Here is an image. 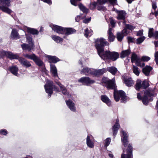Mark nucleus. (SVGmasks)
Returning <instances> with one entry per match:
<instances>
[{
  "label": "nucleus",
  "mask_w": 158,
  "mask_h": 158,
  "mask_svg": "<svg viewBox=\"0 0 158 158\" xmlns=\"http://www.w3.org/2000/svg\"><path fill=\"white\" fill-rule=\"evenodd\" d=\"M102 83L105 84V85L108 89L114 90V98L116 102L118 101L120 98L122 102H124L126 100V96L124 92L123 91H118L116 89V86L114 78L110 80L107 77H104L102 79Z\"/></svg>",
  "instance_id": "1"
},
{
  "label": "nucleus",
  "mask_w": 158,
  "mask_h": 158,
  "mask_svg": "<svg viewBox=\"0 0 158 158\" xmlns=\"http://www.w3.org/2000/svg\"><path fill=\"white\" fill-rule=\"evenodd\" d=\"M121 139L122 143L125 147L127 146V151L125 152L123 150V153L121 155V158H131L132 156V147L131 146L128 144L127 141L128 135L124 131L122 130L121 132Z\"/></svg>",
  "instance_id": "2"
},
{
  "label": "nucleus",
  "mask_w": 158,
  "mask_h": 158,
  "mask_svg": "<svg viewBox=\"0 0 158 158\" xmlns=\"http://www.w3.org/2000/svg\"><path fill=\"white\" fill-rule=\"evenodd\" d=\"M99 56L102 59L106 61L108 60L115 61L118 58L119 54L117 52L105 51Z\"/></svg>",
  "instance_id": "3"
},
{
  "label": "nucleus",
  "mask_w": 158,
  "mask_h": 158,
  "mask_svg": "<svg viewBox=\"0 0 158 158\" xmlns=\"http://www.w3.org/2000/svg\"><path fill=\"white\" fill-rule=\"evenodd\" d=\"M109 43L106 40L102 38L97 39L96 41L95 47L97 49L99 55H101L104 52V49L103 47L104 46L109 45Z\"/></svg>",
  "instance_id": "4"
},
{
  "label": "nucleus",
  "mask_w": 158,
  "mask_h": 158,
  "mask_svg": "<svg viewBox=\"0 0 158 158\" xmlns=\"http://www.w3.org/2000/svg\"><path fill=\"white\" fill-rule=\"evenodd\" d=\"M10 3L9 0H0V9L4 12L10 14L12 11L8 7L10 6Z\"/></svg>",
  "instance_id": "5"
},
{
  "label": "nucleus",
  "mask_w": 158,
  "mask_h": 158,
  "mask_svg": "<svg viewBox=\"0 0 158 158\" xmlns=\"http://www.w3.org/2000/svg\"><path fill=\"white\" fill-rule=\"evenodd\" d=\"M141 81L140 80L138 79L135 85L136 89L138 90L140 88H146L149 86V83L148 81H144L141 84Z\"/></svg>",
  "instance_id": "6"
},
{
  "label": "nucleus",
  "mask_w": 158,
  "mask_h": 158,
  "mask_svg": "<svg viewBox=\"0 0 158 158\" xmlns=\"http://www.w3.org/2000/svg\"><path fill=\"white\" fill-rule=\"evenodd\" d=\"M46 92L48 93L49 96L50 97L52 93V89L53 88V82L52 81L47 80L46 84L44 85Z\"/></svg>",
  "instance_id": "7"
},
{
  "label": "nucleus",
  "mask_w": 158,
  "mask_h": 158,
  "mask_svg": "<svg viewBox=\"0 0 158 158\" xmlns=\"http://www.w3.org/2000/svg\"><path fill=\"white\" fill-rule=\"evenodd\" d=\"M131 60L132 63H135L137 65L140 67H143L145 65V64L144 63H142V64H141L140 59L135 53L132 54Z\"/></svg>",
  "instance_id": "8"
},
{
  "label": "nucleus",
  "mask_w": 158,
  "mask_h": 158,
  "mask_svg": "<svg viewBox=\"0 0 158 158\" xmlns=\"http://www.w3.org/2000/svg\"><path fill=\"white\" fill-rule=\"evenodd\" d=\"M78 81L79 82L82 83L84 85L91 84L94 82V80L90 79L88 77H82L79 79Z\"/></svg>",
  "instance_id": "9"
},
{
  "label": "nucleus",
  "mask_w": 158,
  "mask_h": 158,
  "mask_svg": "<svg viewBox=\"0 0 158 158\" xmlns=\"http://www.w3.org/2000/svg\"><path fill=\"white\" fill-rule=\"evenodd\" d=\"M144 95L142 99V102L143 104L147 105H148L150 97L153 95L151 94L150 92L146 90L144 92Z\"/></svg>",
  "instance_id": "10"
},
{
  "label": "nucleus",
  "mask_w": 158,
  "mask_h": 158,
  "mask_svg": "<svg viewBox=\"0 0 158 158\" xmlns=\"http://www.w3.org/2000/svg\"><path fill=\"white\" fill-rule=\"evenodd\" d=\"M50 26L52 29L56 33L62 34L63 33L64 28L53 24H51Z\"/></svg>",
  "instance_id": "11"
},
{
  "label": "nucleus",
  "mask_w": 158,
  "mask_h": 158,
  "mask_svg": "<svg viewBox=\"0 0 158 158\" xmlns=\"http://www.w3.org/2000/svg\"><path fill=\"white\" fill-rule=\"evenodd\" d=\"M95 69H90L87 67L84 68L81 72V73L85 74V75H89L92 74L94 76V72Z\"/></svg>",
  "instance_id": "12"
},
{
  "label": "nucleus",
  "mask_w": 158,
  "mask_h": 158,
  "mask_svg": "<svg viewBox=\"0 0 158 158\" xmlns=\"http://www.w3.org/2000/svg\"><path fill=\"white\" fill-rule=\"evenodd\" d=\"M87 146L90 148H93L94 146V141L93 137L91 135H88L86 138Z\"/></svg>",
  "instance_id": "13"
},
{
  "label": "nucleus",
  "mask_w": 158,
  "mask_h": 158,
  "mask_svg": "<svg viewBox=\"0 0 158 158\" xmlns=\"http://www.w3.org/2000/svg\"><path fill=\"white\" fill-rule=\"evenodd\" d=\"M113 10L115 11L118 14V15L117 18L118 19L123 20L125 19L126 15V13L125 11L123 10L118 11L115 9H114Z\"/></svg>",
  "instance_id": "14"
},
{
  "label": "nucleus",
  "mask_w": 158,
  "mask_h": 158,
  "mask_svg": "<svg viewBox=\"0 0 158 158\" xmlns=\"http://www.w3.org/2000/svg\"><path fill=\"white\" fill-rule=\"evenodd\" d=\"M18 60L21 64L25 67L28 68L31 66V65L30 62L23 58H19Z\"/></svg>",
  "instance_id": "15"
},
{
  "label": "nucleus",
  "mask_w": 158,
  "mask_h": 158,
  "mask_svg": "<svg viewBox=\"0 0 158 158\" xmlns=\"http://www.w3.org/2000/svg\"><path fill=\"white\" fill-rule=\"evenodd\" d=\"M126 28H124L122 31V33L118 32L117 33V39L118 41H121L122 40L124 36L127 35L129 32H127Z\"/></svg>",
  "instance_id": "16"
},
{
  "label": "nucleus",
  "mask_w": 158,
  "mask_h": 158,
  "mask_svg": "<svg viewBox=\"0 0 158 158\" xmlns=\"http://www.w3.org/2000/svg\"><path fill=\"white\" fill-rule=\"evenodd\" d=\"M120 127L119 124V121L118 119L116 120V122L114 125L112 129L113 131V135L115 136L117 132V131Z\"/></svg>",
  "instance_id": "17"
},
{
  "label": "nucleus",
  "mask_w": 158,
  "mask_h": 158,
  "mask_svg": "<svg viewBox=\"0 0 158 158\" xmlns=\"http://www.w3.org/2000/svg\"><path fill=\"white\" fill-rule=\"evenodd\" d=\"M76 32V30L71 28H64L63 33L66 35L73 34Z\"/></svg>",
  "instance_id": "18"
},
{
  "label": "nucleus",
  "mask_w": 158,
  "mask_h": 158,
  "mask_svg": "<svg viewBox=\"0 0 158 158\" xmlns=\"http://www.w3.org/2000/svg\"><path fill=\"white\" fill-rule=\"evenodd\" d=\"M50 72L54 77H58L57 69L55 65L50 64Z\"/></svg>",
  "instance_id": "19"
},
{
  "label": "nucleus",
  "mask_w": 158,
  "mask_h": 158,
  "mask_svg": "<svg viewBox=\"0 0 158 158\" xmlns=\"http://www.w3.org/2000/svg\"><path fill=\"white\" fill-rule=\"evenodd\" d=\"M66 104L69 109L73 111H76L75 104L71 100H69L66 102Z\"/></svg>",
  "instance_id": "20"
},
{
  "label": "nucleus",
  "mask_w": 158,
  "mask_h": 158,
  "mask_svg": "<svg viewBox=\"0 0 158 158\" xmlns=\"http://www.w3.org/2000/svg\"><path fill=\"white\" fill-rule=\"evenodd\" d=\"M108 0H97L98 4H99L100 6L98 7V10H105L106 9L105 7L102 6Z\"/></svg>",
  "instance_id": "21"
},
{
  "label": "nucleus",
  "mask_w": 158,
  "mask_h": 158,
  "mask_svg": "<svg viewBox=\"0 0 158 158\" xmlns=\"http://www.w3.org/2000/svg\"><path fill=\"white\" fill-rule=\"evenodd\" d=\"M101 99L102 101L105 103L108 106L111 105V102L110 99L105 95H102L101 96Z\"/></svg>",
  "instance_id": "22"
},
{
  "label": "nucleus",
  "mask_w": 158,
  "mask_h": 158,
  "mask_svg": "<svg viewBox=\"0 0 158 158\" xmlns=\"http://www.w3.org/2000/svg\"><path fill=\"white\" fill-rule=\"evenodd\" d=\"M112 29L111 28H110L108 31V39L109 41L110 42H112L114 41L115 38V36L112 33Z\"/></svg>",
  "instance_id": "23"
},
{
  "label": "nucleus",
  "mask_w": 158,
  "mask_h": 158,
  "mask_svg": "<svg viewBox=\"0 0 158 158\" xmlns=\"http://www.w3.org/2000/svg\"><path fill=\"white\" fill-rule=\"evenodd\" d=\"M10 37L13 39H18L20 38L19 35L16 30L13 29L12 30Z\"/></svg>",
  "instance_id": "24"
},
{
  "label": "nucleus",
  "mask_w": 158,
  "mask_h": 158,
  "mask_svg": "<svg viewBox=\"0 0 158 158\" xmlns=\"http://www.w3.org/2000/svg\"><path fill=\"white\" fill-rule=\"evenodd\" d=\"M9 71L14 75L18 76L19 74L18 72L19 70L18 68L16 66H13L9 69Z\"/></svg>",
  "instance_id": "25"
},
{
  "label": "nucleus",
  "mask_w": 158,
  "mask_h": 158,
  "mask_svg": "<svg viewBox=\"0 0 158 158\" xmlns=\"http://www.w3.org/2000/svg\"><path fill=\"white\" fill-rule=\"evenodd\" d=\"M21 46L23 50H27L29 51H31L33 47L32 44L28 45L25 44H21Z\"/></svg>",
  "instance_id": "26"
},
{
  "label": "nucleus",
  "mask_w": 158,
  "mask_h": 158,
  "mask_svg": "<svg viewBox=\"0 0 158 158\" xmlns=\"http://www.w3.org/2000/svg\"><path fill=\"white\" fill-rule=\"evenodd\" d=\"M124 83L128 87H131L134 84V82L131 78H128L125 79L124 80Z\"/></svg>",
  "instance_id": "27"
},
{
  "label": "nucleus",
  "mask_w": 158,
  "mask_h": 158,
  "mask_svg": "<svg viewBox=\"0 0 158 158\" xmlns=\"http://www.w3.org/2000/svg\"><path fill=\"white\" fill-rule=\"evenodd\" d=\"M107 70L106 69L104 68L101 69L95 70L94 72V76H98L101 75L104 73L106 72Z\"/></svg>",
  "instance_id": "28"
},
{
  "label": "nucleus",
  "mask_w": 158,
  "mask_h": 158,
  "mask_svg": "<svg viewBox=\"0 0 158 158\" xmlns=\"http://www.w3.org/2000/svg\"><path fill=\"white\" fill-rule=\"evenodd\" d=\"M6 53V56L10 59H17L19 58L18 55L14 54L11 52H7Z\"/></svg>",
  "instance_id": "29"
},
{
  "label": "nucleus",
  "mask_w": 158,
  "mask_h": 158,
  "mask_svg": "<svg viewBox=\"0 0 158 158\" xmlns=\"http://www.w3.org/2000/svg\"><path fill=\"white\" fill-rule=\"evenodd\" d=\"M47 57L50 63H56L59 61V59L55 56H48Z\"/></svg>",
  "instance_id": "30"
},
{
  "label": "nucleus",
  "mask_w": 158,
  "mask_h": 158,
  "mask_svg": "<svg viewBox=\"0 0 158 158\" xmlns=\"http://www.w3.org/2000/svg\"><path fill=\"white\" fill-rule=\"evenodd\" d=\"M152 69V68L151 67L146 66L143 69V72L145 75L148 76L149 75V73Z\"/></svg>",
  "instance_id": "31"
},
{
  "label": "nucleus",
  "mask_w": 158,
  "mask_h": 158,
  "mask_svg": "<svg viewBox=\"0 0 158 158\" xmlns=\"http://www.w3.org/2000/svg\"><path fill=\"white\" fill-rule=\"evenodd\" d=\"M93 33V31L90 28H87L85 30L84 35L86 37H88L91 36Z\"/></svg>",
  "instance_id": "32"
},
{
  "label": "nucleus",
  "mask_w": 158,
  "mask_h": 158,
  "mask_svg": "<svg viewBox=\"0 0 158 158\" xmlns=\"http://www.w3.org/2000/svg\"><path fill=\"white\" fill-rule=\"evenodd\" d=\"M33 61L39 66H42L44 65L43 61L37 56H36Z\"/></svg>",
  "instance_id": "33"
},
{
  "label": "nucleus",
  "mask_w": 158,
  "mask_h": 158,
  "mask_svg": "<svg viewBox=\"0 0 158 158\" xmlns=\"http://www.w3.org/2000/svg\"><path fill=\"white\" fill-rule=\"evenodd\" d=\"M52 38L57 43L61 42L63 40V39L62 38L54 35L52 36Z\"/></svg>",
  "instance_id": "34"
},
{
  "label": "nucleus",
  "mask_w": 158,
  "mask_h": 158,
  "mask_svg": "<svg viewBox=\"0 0 158 158\" xmlns=\"http://www.w3.org/2000/svg\"><path fill=\"white\" fill-rule=\"evenodd\" d=\"M56 83L60 87L63 94L65 95H68L69 94V93L67 91L66 89L64 87L63 85L59 82H57Z\"/></svg>",
  "instance_id": "35"
},
{
  "label": "nucleus",
  "mask_w": 158,
  "mask_h": 158,
  "mask_svg": "<svg viewBox=\"0 0 158 158\" xmlns=\"http://www.w3.org/2000/svg\"><path fill=\"white\" fill-rule=\"evenodd\" d=\"M26 30H27V31L32 34L37 35L38 34V31L36 29L28 27H26Z\"/></svg>",
  "instance_id": "36"
},
{
  "label": "nucleus",
  "mask_w": 158,
  "mask_h": 158,
  "mask_svg": "<svg viewBox=\"0 0 158 158\" xmlns=\"http://www.w3.org/2000/svg\"><path fill=\"white\" fill-rule=\"evenodd\" d=\"M107 69L113 75H115L117 71V69L114 67H109L107 68Z\"/></svg>",
  "instance_id": "37"
},
{
  "label": "nucleus",
  "mask_w": 158,
  "mask_h": 158,
  "mask_svg": "<svg viewBox=\"0 0 158 158\" xmlns=\"http://www.w3.org/2000/svg\"><path fill=\"white\" fill-rule=\"evenodd\" d=\"M130 53L131 52L129 50L123 51L121 52V56L122 58H124L129 55Z\"/></svg>",
  "instance_id": "38"
},
{
  "label": "nucleus",
  "mask_w": 158,
  "mask_h": 158,
  "mask_svg": "<svg viewBox=\"0 0 158 158\" xmlns=\"http://www.w3.org/2000/svg\"><path fill=\"white\" fill-rule=\"evenodd\" d=\"M80 9L82 10L83 12L85 13H87L88 12L89 10V9L86 8L82 4H80L78 5Z\"/></svg>",
  "instance_id": "39"
},
{
  "label": "nucleus",
  "mask_w": 158,
  "mask_h": 158,
  "mask_svg": "<svg viewBox=\"0 0 158 158\" xmlns=\"http://www.w3.org/2000/svg\"><path fill=\"white\" fill-rule=\"evenodd\" d=\"M23 56L25 57L32 60L33 61L36 56L34 54H32V55L25 54H24Z\"/></svg>",
  "instance_id": "40"
},
{
  "label": "nucleus",
  "mask_w": 158,
  "mask_h": 158,
  "mask_svg": "<svg viewBox=\"0 0 158 158\" xmlns=\"http://www.w3.org/2000/svg\"><path fill=\"white\" fill-rule=\"evenodd\" d=\"M133 72L137 76H139V71L138 69V68L135 66H133Z\"/></svg>",
  "instance_id": "41"
},
{
  "label": "nucleus",
  "mask_w": 158,
  "mask_h": 158,
  "mask_svg": "<svg viewBox=\"0 0 158 158\" xmlns=\"http://www.w3.org/2000/svg\"><path fill=\"white\" fill-rule=\"evenodd\" d=\"M145 39V37L144 36H142L136 39V43L137 44H139L143 42Z\"/></svg>",
  "instance_id": "42"
},
{
  "label": "nucleus",
  "mask_w": 158,
  "mask_h": 158,
  "mask_svg": "<svg viewBox=\"0 0 158 158\" xmlns=\"http://www.w3.org/2000/svg\"><path fill=\"white\" fill-rule=\"evenodd\" d=\"M27 41L29 43V44H32L34 46L33 42L32 41L31 37L30 36L26 35Z\"/></svg>",
  "instance_id": "43"
},
{
  "label": "nucleus",
  "mask_w": 158,
  "mask_h": 158,
  "mask_svg": "<svg viewBox=\"0 0 158 158\" xmlns=\"http://www.w3.org/2000/svg\"><path fill=\"white\" fill-rule=\"evenodd\" d=\"M150 59V57L147 56H143L140 59V61L147 62Z\"/></svg>",
  "instance_id": "44"
},
{
  "label": "nucleus",
  "mask_w": 158,
  "mask_h": 158,
  "mask_svg": "<svg viewBox=\"0 0 158 158\" xmlns=\"http://www.w3.org/2000/svg\"><path fill=\"white\" fill-rule=\"evenodd\" d=\"M125 28H126V31L127 32H129H129L127 31V29H129L130 30H132L135 28V27L129 24H126V26Z\"/></svg>",
  "instance_id": "45"
},
{
  "label": "nucleus",
  "mask_w": 158,
  "mask_h": 158,
  "mask_svg": "<svg viewBox=\"0 0 158 158\" xmlns=\"http://www.w3.org/2000/svg\"><path fill=\"white\" fill-rule=\"evenodd\" d=\"M153 29L152 28H150L149 29L148 36L149 37H153L154 33L153 32Z\"/></svg>",
  "instance_id": "46"
},
{
  "label": "nucleus",
  "mask_w": 158,
  "mask_h": 158,
  "mask_svg": "<svg viewBox=\"0 0 158 158\" xmlns=\"http://www.w3.org/2000/svg\"><path fill=\"white\" fill-rule=\"evenodd\" d=\"M111 142V139L110 138H107L105 141V146L106 147L108 146Z\"/></svg>",
  "instance_id": "47"
},
{
  "label": "nucleus",
  "mask_w": 158,
  "mask_h": 158,
  "mask_svg": "<svg viewBox=\"0 0 158 158\" xmlns=\"http://www.w3.org/2000/svg\"><path fill=\"white\" fill-rule=\"evenodd\" d=\"M8 133V132L5 129L0 130V133L2 135H6Z\"/></svg>",
  "instance_id": "48"
},
{
  "label": "nucleus",
  "mask_w": 158,
  "mask_h": 158,
  "mask_svg": "<svg viewBox=\"0 0 158 158\" xmlns=\"http://www.w3.org/2000/svg\"><path fill=\"white\" fill-rule=\"evenodd\" d=\"M155 60L156 64L158 65V51L156 52L155 53Z\"/></svg>",
  "instance_id": "49"
},
{
  "label": "nucleus",
  "mask_w": 158,
  "mask_h": 158,
  "mask_svg": "<svg viewBox=\"0 0 158 158\" xmlns=\"http://www.w3.org/2000/svg\"><path fill=\"white\" fill-rule=\"evenodd\" d=\"M97 4V3L96 2H94L91 3L90 5V9L92 10H93L94 9H95L96 6Z\"/></svg>",
  "instance_id": "50"
},
{
  "label": "nucleus",
  "mask_w": 158,
  "mask_h": 158,
  "mask_svg": "<svg viewBox=\"0 0 158 158\" xmlns=\"http://www.w3.org/2000/svg\"><path fill=\"white\" fill-rule=\"evenodd\" d=\"M81 0H70V2L71 4L76 6L77 5V1H80Z\"/></svg>",
  "instance_id": "51"
},
{
  "label": "nucleus",
  "mask_w": 158,
  "mask_h": 158,
  "mask_svg": "<svg viewBox=\"0 0 158 158\" xmlns=\"http://www.w3.org/2000/svg\"><path fill=\"white\" fill-rule=\"evenodd\" d=\"M128 41V43L133 42H134L135 39L134 38L129 37H127Z\"/></svg>",
  "instance_id": "52"
},
{
  "label": "nucleus",
  "mask_w": 158,
  "mask_h": 158,
  "mask_svg": "<svg viewBox=\"0 0 158 158\" xmlns=\"http://www.w3.org/2000/svg\"><path fill=\"white\" fill-rule=\"evenodd\" d=\"M143 35V30H141L138 31L136 35L137 36H141Z\"/></svg>",
  "instance_id": "53"
},
{
  "label": "nucleus",
  "mask_w": 158,
  "mask_h": 158,
  "mask_svg": "<svg viewBox=\"0 0 158 158\" xmlns=\"http://www.w3.org/2000/svg\"><path fill=\"white\" fill-rule=\"evenodd\" d=\"M7 52L2 51V52H0V56L1 57H2L5 56H6V53H7Z\"/></svg>",
  "instance_id": "54"
},
{
  "label": "nucleus",
  "mask_w": 158,
  "mask_h": 158,
  "mask_svg": "<svg viewBox=\"0 0 158 158\" xmlns=\"http://www.w3.org/2000/svg\"><path fill=\"white\" fill-rule=\"evenodd\" d=\"M110 22L111 25H112V26L113 27H114L115 23L114 21V20H113L112 19H110Z\"/></svg>",
  "instance_id": "55"
},
{
  "label": "nucleus",
  "mask_w": 158,
  "mask_h": 158,
  "mask_svg": "<svg viewBox=\"0 0 158 158\" xmlns=\"http://www.w3.org/2000/svg\"><path fill=\"white\" fill-rule=\"evenodd\" d=\"M91 20V18L86 19L83 20V22L85 23H89Z\"/></svg>",
  "instance_id": "56"
},
{
  "label": "nucleus",
  "mask_w": 158,
  "mask_h": 158,
  "mask_svg": "<svg viewBox=\"0 0 158 158\" xmlns=\"http://www.w3.org/2000/svg\"><path fill=\"white\" fill-rule=\"evenodd\" d=\"M43 2H46L49 5H51L52 4L51 0H41Z\"/></svg>",
  "instance_id": "57"
},
{
  "label": "nucleus",
  "mask_w": 158,
  "mask_h": 158,
  "mask_svg": "<svg viewBox=\"0 0 158 158\" xmlns=\"http://www.w3.org/2000/svg\"><path fill=\"white\" fill-rule=\"evenodd\" d=\"M153 37L155 38H158V31H156L154 33Z\"/></svg>",
  "instance_id": "58"
},
{
  "label": "nucleus",
  "mask_w": 158,
  "mask_h": 158,
  "mask_svg": "<svg viewBox=\"0 0 158 158\" xmlns=\"http://www.w3.org/2000/svg\"><path fill=\"white\" fill-rule=\"evenodd\" d=\"M81 18V16L79 15H78V16H77L75 18L76 21L77 22L79 21L80 20V19Z\"/></svg>",
  "instance_id": "59"
},
{
  "label": "nucleus",
  "mask_w": 158,
  "mask_h": 158,
  "mask_svg": "<svg viewBox=\"0 0 158 158\" xmlns=\"http://www.w3.org/2000/svg\"><path fill=\"white\" fill-rule=\"evenodd\" d=\"M152 7L153 9H155L156 8V4L153 3L152 4Z\"/></svg>",
  "instance_id": "60"
},
{
  "label": "nucleus",
  "mask_w": 158,
  "mask_h": 158,
  "mask_svg": "<svg viewBox=\"0 0 158 158\" xmlns=\"http://www.w3.org/2000/svg\"><path fill=\"white\" fill-rule=\"evenodd\" d=\"M137 98L139 99H141V97L139 93H138L137 94Z\"/></svg>",
  "instance_id": "61"
},
{
  "label": "nucleus",
  "mask_w": 158,
  "mask_h": 158,
  "mask_svg": "<svg viewBox=\"0 0 158 158\" xmlns=\"http://www.w3.org/2000/svg\"><path fill=\"white\" fill-rule=\"evenodd\" d=\"M155 47H157L158 45V41H155L154 42Z\"/></svg>",
  "instance_id": "62"
},
{
  "label": "nucleus",
  "mask_w": 158,
  "mask_h": 158,
  "mask_svg": "<svg viewBox=\"0 0 158 158\" xmlns=\"http://www.w3.org/2000/svg\"><path fill=\"white\" fill-rule=\"evenodd\" d=\"M109 156L111 158H113L114 156L113 155L111 154H109Z\"/></svg>",
  "instance_id": "63"
},
{
  "label": "nucleus",
  "mask_w": 158,
  "mask_h": 158,
  "mask_svg": "<svg viewBox=\"0 0 158 158\" xmlns=\"http://www.w3.org/2000/svg\"><path fill=\"white\" fill-rule=\"evenodd\" d=\"M25 158H33L32 156H27V157Z\"/></svg>",
  "instance_id": "64"
}]
</instances>
